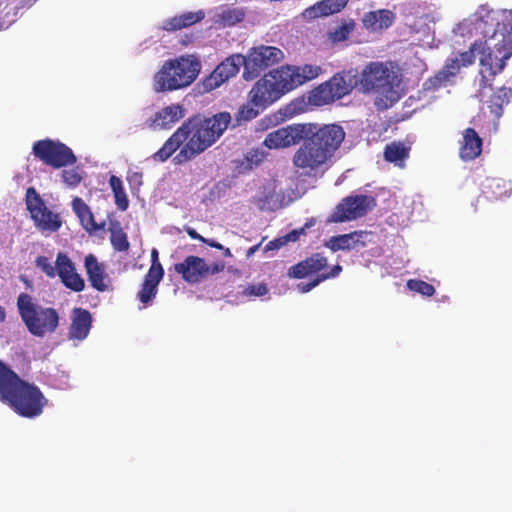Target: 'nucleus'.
<instances>
[{
	"label": "nucleus",
	"mask_w": 512,
	"mask_h": 512,
	"mask_svg": "<svg viewBox=\"0 0 512 512\" xmlns=\"http://www.w3.org/2000/svg\"><path fill=\"white\" fill-rule=\"evenodd\" d=\"M461 36L481 35L479 63L480 80L476 96L484 101L487 91H491L493 81L506 67L512 56V11L495 10L481 5L468 18L457 25Z\"/></svg>",
	"instance_id": "obj_1"
},
{
	"label": "nucleus",
	"mask_w": 512,
	"mask_h": 512,
	"mask_svg": "<svg viewBox=\"0 0 512 512\" xmlns=\"http://www.w3.org/2000/svg\"><path fill=\"white\" fill-rule=\"evenodd\" d=\"M230 122L229 112H219L211 117L189 118L152 157L155 161L164 162L180 149L174 157L175 164L189 162L214 145L224 134Z\"/></svg>",
	"instance_id": "obj_2"
},
{
	"label": "nucleus",
	"mask_w": 512,
	"mask_h": 512,
	"mask_svg": "<svg viewBox=\"0 0 512 512\" xmlns=\"http://www.w3.org/2000/svg\"><path fill=\"white\" fill-rule=\"evenodd\" d=\"M346 133L338 124L313 123L292 157V164L300 175L316 178L331 166Z\"/></svg>",
	"instance_id": "obj_3"
},
{
	"label": "nucleus",
	"mask_w": 512,
	"mask_h": 512,
	"mask_svg": "<svg viewBox=\"0 0 512 512\" xmlns=\"http://www.w3.org/2000/svg\"><path fill=\"white\" fill-rule=\"evenodd\" d=\"M0 401L19 416L29 419L40 416L48 403L38 386L21 379L1 360Z\"/></svg>",
	"instance_id": "obj_4"
},
{
	"label": "nucleus",
	"mask_w": 512,
	"mask_h": 512,
	"mask_svg": "<svg viewBox=\"0 0 512 512\" xmlns=\"http://www.w3.org/2000/svg\"><path fill=\"white\" fill-rule=\"evenodd\" d=\"M201 71V62L192 55L164 62L154 76L155 92L175 91L190 86Z\"/></svg>",
	"instance_id": "obj_5"
},
{
	"label": "nucleus",
	"mask_w": 512,
	"mask_h": 512,
	"mask_svg": "<svg viewBox=\"0 0 512 512\" xmlns=\"http://www.w3.org/2000/svg\"><path fill=\"white\" fill-rule=\"evenodd\" d=\"M359 83L363 92L377 93L380 96L378 100L384 103L385 108L399 100V94L395 89L399 79L392 63L378 61L368 63L360 74Z\"/></svg>",
	"instance_id": "obj_6"
},
{
	"label": "nucleus",
	"mask_w": 512,
	"mask_h": 512,
	"mask_svg": "<svg viewBox=\"0 0 512 512\" xmlns=\"http://www.w3.org/2000/svg\"><path fill=\"white\" fill-rule=\"evenodd\" d=\"M17 307L22 321L33 336L43 337L56 331L59 325L56 309L33 303L32 297L27 293L18 296Z\"/></svg>",
	"instance_id": "obj_7"
},
{
	"label": "nucleus",
	"mask_w": 512,
	"mask_h": 512,
	"mask_svg": "<svg viewBox=\"0 0 512 512\" xmlns=\"http://www.w3.org/2000/svg\"><path fill=\"white\" fill-rule=\"evenodd\" d=\"M357 84L356 75L351 71L334 74L328 81L314 88L310 100L315 105H326L349 95Z\"/></svg>",
	"instance_id": "obj_8"
},
{
	"label": "nucleus",
	"mask_w": 512,
	"mask_h": 512,
	"mask_svg": "<svg viewBox=\"0 0 512 512\" xmlns=\"http://www.w3.org/2000/svg\"><path fill=\"white\" fill-rule=\"evenodd\" d=\"M283 83L279 69H275L255 82L248 93L247 99L254 106L265 110L289 92L287 86H284Z\"/></svg>",
	"instance_id": "obj_9"
},
{
	"label": "nucleus",
	"mask_w": 512,
	"mask_h": 512,
	"mask_svg": "<svg viewBox=\"0 0 512 512\" xmlns=\"http://www.w3.org/2000/svg\"><path fill=\"white\" fill-rule=\"evenodd\" d=\"M26 207L35 227L41 232L55 233L63 225L59 213L50 210L34 187H29L25 195Z\"/></svg>",
	"instance_id": "obj_10"
},
{
	"label": "nucleus",
	"mask_w": 512,
	"mask_h": 512,
	"mask_svg": "<svg viewBox=\"0 0 512 512\" xmlns=\"http://www.w3.org/2000/svg\"><path fill=\"white\" fill-rule=\"evenodd\" d=\"M284 58L281 49L274 46L261 45L249 50L247 56H243V78L253 80L260 73L276 64Z\"/></svg>",
	"instance_id": "obj_11"
},
{
	"label": "nucleus",
	"mask_w": 512,
	"mask_h": 512,
	"mask_svg": "<svg viewBox=\"0 0 512 512\" xmlns=\"http://www.w3.org/2000/svg\"><path fill=\"white\" fill-rule=\"evenodd\" d=\"M33 155L44 164L53 168H62L76 163L77 158L71 148L52 139L38 140L32 147Z\"/></svg>",
	"instance_id": "obj_12"
},
{
	"label": "nucleus",
	"mask_w": 512,
	"mask_h": 512,
	"mask_svg": "<svg viewBox=\"0 0 512 512\" xmlns=\"http://www.w3.org/2000/svg\"><path fill=\"white\" fill-rule=\"evenodd\" d=\"M221 262L207 264L205 259L198 256H187L182 262L174 265L176 273L180 274L182 279L190 284L199 283L209 275L217 274L224 269Z\"/></svg>",
	"instance_id": "obj_13"
},
{
	"label": "nucleus",
	"mask_w": 512,
	"mask_h": 512,
	"mask_svg": "<svg viewBox=\"0 0 512 512\" xmlns=\"http://www.w3.org/2000/svg\"><path fill=\"white\" fill-rule=\"evenodd\" d=\"M374 198L367 195L347 196L336 206L329 221L342 223L363 217L372 208Z\"/></svg>",
	"instance_id": "obj_14"
},
{
	"label": "nucleus",
	"mask_w": 512,
	"mask_h": 512,
	"mask_svg": "<svg viewBox=\"0 0 512 512\" xmlns=\"http://www.w3.org/2000/svg\"><path fill=\"white\" fill-rule=\"evenodd\" d=\"M242 61L243 55L241 54H234L224 59L202 80V91L209 93L235 77L240 70V66L243 65Z\"/></svg>",
	"instance_id": "obj_15"
},
{
	"label": "nucleus",
	"mask_w": 512,
	"mask_h": 512,
	"mask_svg": "<svg viewBox=\"0 0 512 512\" xmlns=\"http://www.w3.org/2000/svg\"><path fill=\"white\" fill-rule=\"evenodd\" d=\"M313 123L291 124L270 132L263 144L269 149H284L299 144Z\"/></svg>",
	"instance_id": "obj_16"
},
{
	"label": "nucleus",
	"mask_w": 512,
	"mask_h": 512,
	"mask_svg": "<svg viewBox=\"0 0 512 512\" xmlns=\"http://www.w3.org/2000/svg\"><path fill=\"white\" fill-rule=\"evenodd\" d=\"M279 69L284 86H287L288 91L316 79L323 73L321 66L316 64H304L302 66H282Z\"/></svg>",
	"instance_id": "obj_17"
},
{
	"label": "nucleus",
	"mask_w": 512,
	"mask_h": 512,
	"mask_svg": "<svg viewBox=\"0 0 512 512\" xmlns=\"http://www.w3.org/2000/svg\"><path fill=\"white\" fill-rule=\"evenodd\" d=\"M56 265H58V276L64 286L74 292H81L85 288L83 278L76 272L72 260L62 252L56 257Z\"/></svg>",
	"instance_id": "obj_18"
},
{
	"label": "nucleus",
	"mask_w": 512,
	"mask_h": 512,
	"mask_svg": "<svg viewBox=\"0 0 512 512\" xmlns=\"http://www.w3.org/2000/svg\"><path fill=\"white\" fill-rule=\"evenodd\" d=\"M186 110L181 104H170L154 113L147 120L148 127L152 129H170L175 123L185 117Z\"/></svg>",
	"instance_id": "obj_19"
},
{
	"label": "nucleus",
	"mask_w": 512,
	"mask_h": 512,
	"mask_svg": "<svg viewBox=\"0 0 512 512\" xmlns=\"http://www.w3.org/2000/svg\"><path fill=\"white\" fill-rule=\"evenodd\" d=\"M328 265V259L321 253H314L310 257L291 266L287 275L289 278L302 279L314 274H321Z\"/></svg>",
	"instance_id": "obj_20"
},
{
	"label": "nucleus",
	"mask_w": 512,
	"mask_h": 512,
	"mask_svg": "<svg viewBox=\"0 0 512 512\" xmlns=\"http://www.w3.org/2000/svg\"><path fill=\"white\" fill-rule=\"evenodd\" d=\"M91 313L83 308H74L72 311L71 325L69 328V337L79 341L84 340L91 329Z\"/></svg>",
	"instance_id": "obj_21"
},
{
	"label": "nucleus",
	"mask_w": 512,
	"mask_h": 512,
	"mask_svg": "<svg viewBox=\"0 0 512 512\" xmlns=\"http://www.w3.org/2000/svg\"><path fill=\"white\" fill-rule=\"evenodd\" d=\"M84 264L88 281L91 286L99 292L107 291L108 284L106 283V280L108 279V276L105 273L104 265L99 263L93 254H89L85 257Z\"/></svg>",
	"instance_id": "obj_22"
},
{
	"label": "nucleus",
	"mask_w": 512,
	"mask_h": 512,
	"mask_svg": "<svg viewBox=\"0 0 512 512\" xmlns=\"http://www.w3.org/2000/svg\"><path fill=\"white\" fill-rule=\"evenodd\" d=\"M483 141L473 128H466L463 132V139L459 148L460 158L464 161H471L480 156Z\"/></svg>",
	"instance_id": "obj_23"
},
{
	"label": "nucleus",
	"mask_w": 512,
	"mask_h": 512,
	"mask_svg": "<svg viewBox=\"0 0 512 512\" xmlns=\"http://www.w3.org/2000/svg\"><path fill=\"white\" fill-rule=\"evenodd\" d=\"M349 0H321L306 8L303 16L306 19H316L319 17H327L342 11L348 4Z\"/></svg>",
	"instance_id": "obj_24"
},
{
	"label": "nucleus",
	"mask_w": 512,
	"mask_h": 512,
	"mask_svg": "<svg viewBox=\"0 0 512 512\" xmlns=\"http://www.w3.org/2000/svg\"><path fill=\"white\" fill-rule=\"evenodd\" d=\"M72 209L76 216L79 218L82 227L88 233L91 234L99 230H104L106 225L105 222L98 224L94 219V215L91 212V209L80 197H75L72 200Z\"/></svg>",
	"instance_id": "obj_25"
},
{
	"label": "nucleus",
	"mask_w": 512,
	"mask_h": 512,
	"mask_svg": "<svg viewBox=\"0 0 512 512\" xmlns=\"http://www.w3.org/2000/svg\"><path fill=\"white\" fill-rule=\"evenodd\" d=\"M204 17L205 13L203 10L184 12L180 15L166 19L162 23V29L167 32H175L201 22Z\"/></svg>",
	"instance_id": "obj_26"
},
{
	"label": "nucleus",
	"mask_w": 512,
	"mask_h": 512,
	"mask_svg": "<svg viewBox=\"0 0 512 512\" xmlns=\"http://www.w3.org/2000/svg\"><path fill=\"white\" fill-rule=\"evenodd\" d=\"M394 14L390 10L380 9L369 11L362 18L363 27L376 32L389 28L394 22Z\"/></svg>",
	"instance_id": "obj_27"
},
{
	"label": "nucleus",
	"mask_w": 512,
	"mask_h": 512,
	"mask_svg": "<svg viewBox=\"0 0 512 512\" xmlns=\"http://www.w3.org/2000/svg\"><path fill=\"white\" fill-rule=\"evenodd\" d=\"M366 234L367 233L364 231H353L348 234L332 236L325 243V246L333 252L339 250H351L357 246L360 239Z\"/></svg>",
	"instance_id": "obj_28"
},
{
	"label": "nucleus",
	"mask_w": 512,
	"mask_h": 512,
	"mask_svg": "<svg viewBox=\"0 0 512 512\" xmlns=\"http://www.w3.org/2000/svg\"><path fill=\"white\" fill-rule=\"evenodd\" d=\"M512 98V89L508 87H500L497 91L491 94L487 101V107L494 117L499 120L503 115V107L510 102Z\"/></svg>",
	"instance_id": "obj_29"
},
{
	"label": "nucleus",
	"mask_w": 512,
	"mask_h": 512,
	"mask_svg": "<svg viewBox=\"0 0 512 512\" xmlns=\"http://www.w3.org/2000/svg\"><path fill=\"white\" fill-rule=\"evenodd\" d=\"M162 278L163 276L152 273H147L145 275L141 289L137 294V298L140 302L147 304L155 298L158 291V285Z\"/></svg>",
	"instance_id": "obj_30"
},
{
	"label": "nucleus",
	"mask_w": 512,
	"mask_h": 512,
	"mask_svg": "<svg viewBox=\"0 0 512 512\" xmlns=\"http://www.w3.org/2000/svg\"><path fill=\"white\" fill-rule=\"evenodd\" d=\"M355 27L356 23L353 19H344L337 27L328 32V40L333 44L344 42L348 40Z\"/></svg>",
	"instance_id": "obj_31"
},
{
	"label": "nucleus",
	"mask_w": 512,
	"mask_h": 512,
	"mask_svg": "<svg viewBox=\"0 0 512 512\" xmlns=\"http://www.w3.org/2000/svg\"><path fill=\"white\" fill-rule=\"evenodd\" d=\"M409 157V149L400 142L387 144L384 149V158L386 161L399 164Z\"/></svg>",
	"instance_id": "obj_32"
},
{
	"label": "nucleus",
	"mask_w": 512,
	"mask_h": 512,
	"mask_svg": "<svg viewBox=\"0 0 512 512\" xmlns=\"http://www.w3.org/2000/svg\"><path fill=\"white\" fill-rule=\"evenodd\" d=\"M109 184L115 198V204L120 211H126L129 207V200L119 177L112 175Z\"/></svg>",
	"instance_id": "obj_33"
},
{
	"label": "nucleus",
	"mask_w": 512,
	"mask_h": 512,
	"mask_svg": "<svg viewBox=\"0 0 512 512\" xmlns=\"http://www.w3.org/2000/svg\"><path fill=\"white\" fill-rule=\"evenodd\" d=\"M110 242L115 251L127 252L130 248L128 237L119 223L113 224L110 227Z\"/></svg>",
	"instance_id": "obj_34"
},
{
	"label": "nucleus",
	"mask_w": 512,
	"mask_h": 512,
	"mask_svg": "<svg viewBox=\"0 0 512 512\" xmlns=\"http://www.w3.org/2000/svg\"><path fill=\"white\" fill-rule=\"evenodd\" d=\"M342 271V266L337 264L333 266L329 271L318 274L312 281L308 283H300L298 285L299 291L307 293L318 286L321 282L337 277Z\"/></svg>",
	"instance_id": "obj_35"
},
{
	"label": "nucleus",
	"mask_w": 512,
	"mask_h": 512,
	"mask_svg": "<svg viewBox=\"0 0 512 512\" xmlns=\"http://www.w3.org/2000/svg\"><path fill=\"white\" fill-rule=\"evenodd\" d=\"M16 6H10L7 0H0V29L8 28L16 19Z\"/></svg>",
	"instance_id": "obj_36"
},
{
	"label": "nucleus",
	"mask_w": 512,
	"mask_h": 512,
	"mask_svg": "<svg viewBox=\"0 0 512 512\" xmlns=\"http://www.w3.org/2000/svg\"><path fill=\"white\" fill-rule=\"evenodd\" d=\"M261 111H263L262 108L254 106L253 103H250L248 100L247 104H244L239 108L235 118L238 124H242L255 119Z\"/></svg>",
	"instance_id": "obj_37"
},
{
	"label": "nucleus",
	"mask_w": 512,
	"mask_h": 512,
	"mask_svg": "<svg viewBox=\"0 0 512 512\" xmlns=\"http://www.w3.org/2000/svg\"><path fill=\"white\" fill-rule=\"evenodd\" d=\"M407 288L413 292H417L423 296L430 297L435 293V287L420 279H409L407 281Z\"/></svg>",
	"instance_id": "obj_38"
},
{
	"label": "nucleus",
	"mask_w": 512,
	"mask_h": 512,
	"mask_svg": "<svg viewBox=\"0 0 512 512\" xmlns=\"http://www.w3.org/2000/svg\"><path fill=\"white\" fill-rule=\"evenodd\" d=\"M35 265L49 278H54L58 274V265H54L46 256H38Z\"/></svg>",
	"instance_id": "obj_39"
},
{
	"label": "nucleus",
	"mask_w": 512,
	"mask_h": 512,
	"mask_svg": "<svg viewBox=\"0 0 512 512\" xmlns=\"http://www.w3.org/2000/svg\"><path fill=\"white\" fill-rule=\"evenodd\" d=\"M269 289L265 283L249 284L240 292L242 297L251 299L254 297H261L268 293Z\"/></svg>",
	"instance_id": "obj_40"
},
{
	"label": "nucleus",
	"mask_w": 512,
	"mask_h": 512,
	"mask_svg": "<svg viewBox=\"0 0 512 512\" xmlns=\"http://www.w3.org/2000/svg\"><path fill=\"white\" fill-rule=\"evenodd\" d=\"M446 80L447 75L443 72H440L424 81L422 84V89L423 91H435L442 87Z\"/></svg>",
	"instance_id": "obj_41"
},
{
	"label": "nucleus",
	"mask_w": 512,
	"mask_h": 512,
	"mask_svg": "<svg viewBox=\"0 0 512 512\" xmlns=\"http://www.w3.org/2000/svg\"><path fill=\"white\" fill-rule=\"evenodd\" d=\"M480 49V41H475L468 51L462 52L459 54V60L461 67H467L474 63L475 61V52L479 53Z\"/></svg>",
	"instance_id": "obj_42"
},
{
	"label": "nucleus",
	"mask_w": 512,
	"mask_h": 512,
	"mask_svg": "<svg viewBox=\"0 0 512 512\" xmlns=\"http://www.w3.org/2000/svg\"><path fill=\"white\" fill-rule=\"evenodd\" d=\"M63 182L69 187H76L82 181V176L76 169H65L62 171Z\"/></svg>",
	"instance_id": "obj_43"
},
{
	"label": "nucleus",
	"mask_w": 512,
	"mask_h": 512,
	"mask_svg": "<svg viewBox=\"0 0 512 512\" xmlns=\"http://www.w3.org/2000/svg\"><path fill=\"white\" fill-rule=\"evenodd\" d=\"M147 273L164 276V269H163L161 263L159 262V258H158V250L155 248L152 249V251H151V266Z\"/></svg>",
	"instance_id": "obj_44"
},
{
	"label": "nucleus",
	"mask_w": 512,
	"mask_h": 512,
	"mask_svg": "<svg viewBox=\"0 0 512 512\" xmlns=\"http://www.w3.org/2000/svg\"><path fill=\"white\" fill-rule=\"evenodd\" d=\"M310 225V223H306L303 227L288 232L286 235L282 236V239H284V242H286V244L289 242H296L297 240H299L301 235L305 234V229Z\"/></svg>",
	"instance_id": "obj_45"
},
{
	"label": "nucleus",
	"mask_w": 512,
	"mask_h": 512,
	"mask_svg": "<svg viewBox=\"0 0 512 512\" xmlns=\"http://www.w3.org/2000/svg\"><path fill=\"white\" fill-rule=\"evenodd\" d=\"M126 179L131 188H139L143 184V174L139 171H129Z\"/></svg>",
	"instance_id": "obj_46"
},
{
	"label": "nucleus",
	"mask_w": 512,
	"mask_h": 512,
	"mask_svg": "<svg viewBox=\"0 0 512 512\" xmlns=\"http://www.w3.org/2000/svg\"><path fill=\"white\" fill-rule=\"evenodd\" d=\"M223 19L228 22L229 24H235L237 22H240L244 19V13L242 11H228L224 16Z\"/></svg>",
	"instance_id": "obj_47"
},
{
	"label": "nucleus",
	"mask_w": 512,
	"mask_h": 512,
	"mask_svg": "<svg viewBox=\"0 0 512 512\" xmlns=\"http://www.w3.org/2000/svg\"><path fill=\"white\" fill-rule=\"evenodd\" d=\"M446 69L450 74H455L460 68V60L458 57L448 59L445 65Z\"/></svg>",
	"instance_id": "obj_48"
},
{
	"label": "nucleus",
	"mask_w": 512,
	"mask_h": 512,
	"mask_svg": "<svg viewBox=\"0 0 512 512\" xmlns=\"http://www.w3.org/2000/svg\"><path fill=\"white\" fill-rule=\"evenodd\" d=\"M284 245H286V242H284V239H282V237H279V238H276V239L268 242L265 246V251L277 250V249H280Z\"/></svg>",
	"instance_id": "obj_49"
},
{
	"label": "nucleus",
	"mask_w": 512,
	"mask_h": 512,
	"mask_svg": "<svg viewBox=\"0 0 512 512\" xmlns=\"http://www.w3.org/2000/svg\"><path fill=\"white\" fill-rule=\"evenodd\" d=\"M186 232H187V234L189 235V237H190L191 239L198 240V241H200V242H204V241H206V238H204V237H203V236H201L199 233H197V232H196V230H194L193 228L188 227V228L186 229Z\"/></svg>",
	"instance_id": "obj_50"
},
{
	"label": "nucleus",
	"mask_w": 512,
	"mask_h": 512,
	"mask_svg": "<svg viewBox=\"0 0 512 512\" xmlns=\"http://www.w3.org/2000/svg\"><path fill=\"white\" fill-rule=\"evenodd\" d=\"M203 243L209 245L210 247L219 249V250L224 249V246L222 244H220L219 242H216L215 240H212V239H206V241H204Z\"/></svg>",
	"instance_id": "obj_51"
},
{
	"label": "nucleus",
	"mask_w": 512,
	"mask_h": 512,
	"mask_svg": "<svg viewBox=\"0 0 512 512\" xmlns=\"http://www.w3.org/2000/svg\"><path fill=\"white\" fill-rule=\"evenodd\" d=\"M260 247V243L259 244H256L252 247H250L248 250H247V253H246V256L249 258L251 257Z\"/></svg>",
	"instance_id": "obj_52"
},
{
	"label": "nucleus",
	"mask_w": 512,
	"mask_h": 512,
	"mask_svg": "<svg viewBox=\"0 0 512 512\" xmlns=\"http://www.w3.org/2000/svg\"><path fill=\"white\" fill-rule=\"evenodd\" d=\"M6 320V311L3 306L0 305V322L3 323Z\"/></svg>",
	"instance_id": "obj_53"
},
{
	"label": "nucleus",
	"mask_w": 512,
	"mask_h": 512,
	"mask_svg": "<svg viewBox=\"0 0 512 512\" xmlns=\"http://www.w3.org/2000/svg\"><path fill=\"white\" fill-rule=\"evenodd\" d=\"M222 250L224 251V256H226V257H231L232 256L231 251H230L229 248H224Z\"/></svg>",
	"instance_id": "obj_54"
},
{
	"label": "nucleus",
	"mask_w": 512,
	"mask_h": 512,
	"mask_svg": "<svg viewBox=\"0 0 512 512\" xmlns=\"http://www.w3.org/2000/svg\"><path fill=\"white\" fill-rule=\"evenodd\" d=\"M257 155H258V151L256 150V151L254 152V155H253V156H256V157H257ZM253 156H252V157H247V159H248L249 161H251V162H254Z\"/></svg>",
	"instance_id": "obj_55"
},
{
	"label": "nucleus",
	"mask_w": 512,
	"mask_h": 512,
	"mask_svg": "<svg viewBox=\"0 0 512 512\" xmlns=\"http://www.w3.org/2000/svg\"><path fill=\"white\" fill-rule=\"evenodd\" d=\"M497 126H498V123L497 122H494V131L497 130Z\"/></svg>",
	"instance_id": "obj_56"
},
{
	"label": "nucleus",
	"mask_w": 512,
	"mask_h": 512,
	"mask_svg": "<svg viewBox=\"0 0 512 512\" xmlns=\"http://www.w3.org/2000/svg\"><path fill=\"white\" fill-rule=\"evenodd\" d=\"M259 161H261V158H257V159L255 160V162H256V163H257V162H259Z\"/></svg>",
	"instance_id": "obj_57"
}]
</instances>
